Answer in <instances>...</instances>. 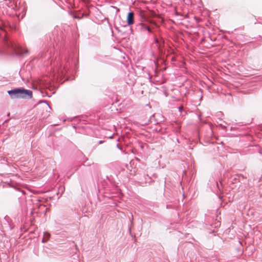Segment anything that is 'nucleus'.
Listing matches in <instances>:
<instances>
[{"label":"nucleus","instance_id":"nucleus-1","mask_svg":"<svg viewBox=\"0 0 262 262\" xmlns=\"http://www.w3.org/2000/svg\"><path fill=\"white\" fill-rule=\"evenodd\" d=\"M12 99H30L32 97V92L23 88L14 89L8 91Z\"/></svg>","mask_w":262,"mask_h":262},{"label":"nucleus","instance_id":"nucleus-2","mask_svg":"<svg viewBox=\"0 0 262 262\" xmlns=\"http://www.w3.org/2000/svg\"><path fill=\"white\" fill-rule=\"evenodd\" d=\"M6 43L8 47L12 48L13 50H14L17 55H24L28 52L27 49H23L19 46H17L16 44L11 41H7Z\"/></svg>","mask_w":262,"mask_h":262},{"label":"nucleus","instance_id":"nucleus-3","mask_svg":"<svg viewBox=\"0 0 262 262\" xmlns=\"http://www.w3.org/2000/svg\"><path fill=\"white\" fill-rule=\"evenodd\" d=\"M127 23L128 25H132L134 23V13L129 12L127 16Z\"/></svg>","mask_w":262,"mask_h":262},{"label":"nucleus","instance_id":"nucleus-4","mask_svg":"<svg viewBox=\"0 0 262 262\" xmlns=\"http://www.w3.org/2000/svg\"><path fill=\"white\" fill-rule=\"evenodd\" d=\"M139 27L142 31H148L150 33L151 32L150 29L148 26L143 24H140L139 26Z\"/></svg>","mask_w":262,"mask_h":262},{"label":"nucleus","instance_id":"nucleus-5","mask_svg":"<svg viewBox=\"0 0 262 262\" xmlns=\"http://www.w3.org/2000/svg\"><path fill=\"white\" fill-rule=\"evenodd\" d=\"M50 237V234L48 232H45L42 239V243H46Z\"/></svg>","mask_w":262,"mask_h":262},{"label":"nucleus","instance_id":"nucleus-6","mask_svg":"<svg viewBox=\"0 0 262 262\" xmlns=\"http://www.w3.org/2000/svg\"><path fill=\"white\" fill-rule=\"evenodd\" d=\"M179 111H180V112H182V110H183V106H180V107H179Z\"/></svg>","mask_w":262,"mask_h":262},{"label":"nucleus","instance_id":"nucleus-7","mask_svg":"<svg viewBox=\"0 0 262 262\" xmlns=\"http://www.w3.org/2000/svg\"><path fill=\"white\" fill-rule=\"evenodd\" d=\"M102 141H99V143H102Z\"/></svg>","mask_w":262,"mask_h":262}]
</instances>
